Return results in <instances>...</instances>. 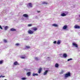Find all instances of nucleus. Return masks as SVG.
I'll use <instances>...</instances> for the list:
<instances>
[{
  "label": "nucleus",
  "instance_id": "1",
  "mask_svg": "<svg viewBox=\"0 0 80 80\" xmlns=\"http://www.w3.org/2000/svg\"><path fill=\"white\" fill-rule=\"evenodd\" d=\"M65 77L66 78L68 77H70V73L68 72V73L66 74L65 75Z\"/></svg>",
  "mask_w": 80,
  "mask_h": 80
},
{
  "label": "nucleus",
  "instance_id": "2",
  "mask_svg": "<svg viewBox=\"0 0 80 80\" xmlns=\"http://www.w3.org/2000/svg\"><path fill=\"white\" fill-rule=\"evenodd\" d=\"M34 32L33 31H32L31 30H30V29L28 31V33H29V34H33V33Z\"/></svg>",
  "mask_w": 80,
  "mask_h": 80
},
{
  "label": "nucleus",
  "instance_id": "3",
  "mask_svg": "<svg viewBox=\"0 0 80 80\" xmlns=\"http://www.w3.org/2000/svg\"><path fill=\"white\" fill-rule=\"evenodd\" d=\"M21 58L22 59H25V58H27V57L25 55H23L21 56Z\"/></svg>",
  "mask_w": 80,
  "mask_h": 80
},
{
  "label": "nucleus",
  "instance_id": "4",
  "mask_svg": "<svg viewBox=\"0 0 80 80\" xmlns=\"http://www.w3.org/2000/svg\"><path fill=\"white\" fill-rule=\"evenodd\" d=\"M72 45L73 46H74L76 48H78V45L77 44L73 42L72 43Z\"/></svg>",
  "mask_w": 80,
  "mask_h": 80
},
{
  "label": "nucleus",
  "instance_id": "5",
  "mask_svg": "<svg viewBox=\"0 0 80 80\" xmlns=\"http://www.w3.org/2000/svg\"><path fill=\"white\" fill-rule=\"evenodd\" d=\"M23 16L25 18H28V15L27 14H25L23 15Z\"/></svg>",
  "mask_w": 80,
  "mask_h": 80
},
{
  "label": "nucleus",
  "instance_id": "6",
  "mask_svg": "<svg viewBox=\"0 0 80 80\" xmlns=\"http://www.w3.org/2000/svg\"><path fill=\"white\" fill-rule=\"evenodd\" d=\"M74 28L76 29H79V28H80V27L79 26H78L77 25H76L74 26Z\"/></svg>",
  "mask_w": 80,
  "mask_h": 80
},
{
  "label": "nucleus",
  "instance_id": "7",
  "mask_svg": "<svg viewBox=\"0 0 80 80\" xmlns=\"http://www.w3.org/2000/svg\"><path fill=\"white\" fill-rule=\"evenodd\" d=\"M28 7H32V3H29L28 5Z\"/></svg>",
  "mask_w": 80,
  "mask_h": 80
},
{
  "label": "nucleus",
  "instance_id": "8",
  "mask_svg": "<svg viewBox=\"0 0 80 80\" xmlns=\"http://www.w3.org/2000/svg\"><path fill=\"white\" fill-rule=\"evenodd\" d=\"M14 65H19V63L17 61H16L14 62Z\"/></svg>",
  "mask_w": 80,
  "mask_h": 80
},
{
  "label": "nucleus",
  "instance_id": "9",
  "mask_svg": "<svg viewBox=\"0 0 80 80\" xmlns=\"http://www.w3.org/2000/svg\"><path fill=\"white\" fill-rule=\"evenodd\" d=\"M42 70V68H40L39 69V70L38 71V73H41Z\"/></svg>",
  "mask_w": 80,
  "mask_h": 80
},
{
  "label": "nucleus",
  "instance_id": "10",
  "mask_svg": "<svg viewBox=\"0 0 80 80\" xmlns=\"http://www.w3.org/2000/svg\"><path fill=\"white\" fill-rule=\"evenodd\" d=\"M52 25L53 27H58V24H52Z\"/></svg>",
  "mask_w": 80,
  "mask_h": 80
},
{
  "label": "nucleus",
  "instance_id": "11",
  "mask_svg": "<svg viewBox=\"0 0 80 80\" xmlns=\"http://www.w3.org/2000/svg\"><path fill=\"white\" fill-rule=\"evenodd\" d=\"M67 28V26L66 25L64 26L63 27V30H66Z\"/></svg>",
  "mask_w": 80,
  "mask_h": 80
},
{
  "label": "nucleus",
  "instance_id": "12",
  "mask_svg": "<svg viewBox=\"0 0 80 80\" xmlns=\"http://www.w3.org/2000/svg\"><path fill=\"white\" fill-rule=\"evenodd\" d=\"M61 42V41H60V40H58L57 42V44H58V45H60V44Z\"/></svg>",
  "mask_w": 80,
  "mask_h": 80
},
{
  "label": "nucleus",
  "instance_id": "13",
  "mask_svg": "<svg viewBox=\"0 0 80 80\" xmlns=\"http://www.w3.org/2000/svg\"><path fill=\"white\" fill-rule=\"evenodd\" d=\"M58 67H59V64H58L57 63H56L55 64V67H56V68H58Z\"/></svg>",
  "mask_w": 80,
  "mask_h": 80
},
{
  "label": "nucleus",
  "instance_id": "14",
  "mask_svg": "<svg viewBox=\"0 0 80 80\" xmlns=\"http://www.w3.org/2000/svg\"><path fill=\"white\" fill-rule=\"evenodd\" d=\"M48 70H46L45 72H44L43 73L44 75H47V73H48Z\"/></svg>",
  "mask_w": 80,
  "mask_h": 80
},
{
  "label": "nucleus",
  "instance_id": "15",
  "mask_svg": "<svg viewBox=\"0 0 80 80\" xmlns=\"http://www.w3.org/2000/svg\"><path fill=\"white\" fill-rule=\"evenodd\" d=\"M10 30L11 31V32H13V31H16V29L14 28H12L10 29Z\"/></svg>",
  "mask_w": 80,
  "mask_h": 80
},
{
  "label": "nucleus",
  "instance_id": "16",
  "mask_svg": "<svg viewBox=\"0 0 80 80\" xmlns=\"http://www.w3.org/2000/svg\"><path fill=\"white\" fill-rule=\"evenodd\" d=\"M63 56L64 58H67V55L65 53H64L63 54Z\"/></svg>",
  "mask_w": 80,
  "mask_h": 80
},
{
  "label": "nucleus",
  "instance_id": "17",
  "mask_svg": "<svg viewBox=\"0 0 80 80\" xmlns=\"http://www.w3.org/2000/svg\"><path fill=\"white\" fill-rule=\"evenodd\" d=\"M61 15L62 16V17H64V16H66L67 14H65V13H62L61 14Z\"/></svg>",
  "mask_w": 80,
  "mask_h": 80
},
{
  "label": "nucleus",
  "instance_id": "18",
  "mask_svg": "<svg viewBox=\"0 0 80 80\" xmlns=\"http://www.w3.org/2000/svg\"><path fill=\"white\" fill-rule=\"evenodd\" d=\"M38 74L37 73H32V76H38Z\"/></svg>",
  "mask_w": 80,
  "mask_h": 80
},
{
  "label": "nucleus",
  "instance_id": "19",
  "mask_svg": "<svg viewBox=\"0 0 80 80\" xmlns=\"http://www.w3.org/2000/svg\"><path fill=\"white\" fill-rule=\"evenodd\" d=\"M25 48L26 49H29L30 48V47L28 46H26Z\"/></svg>",
  "mask_w": 80,
  "mask_h": 80
},
{
  "label": "nucleus",
  "instance_id": "20",
  "mask_svg": "<svg viewBox=\"0 0 80 80\" xmlns=\"http://www.w3.org/2000/svg\"><path fill=\"white\" fill-rule=\"evenodd\" d=\"M31 74V72H28L27 73V75L28 76H30V75Z\"/></svg>",
  "mask_w": 80,
  "mask_h": 80
},
{
  "label": "nucleus",
  "instance_id": "21",
  "mask_svg": "<svg viewBox=\"0 0 80 80\" xmlns=\"http://www.w3.org/2000/svg\"><path fill=\"white\" fill-rule=\"evenodd\" d=\"M8 27L7 26H6L4 27V29L5 30H7L8 29Z\"/></svg>",
  "mask_w": 80,
  "mask_h": 80
},
{
  "label": "nucleus",
  "instance_id": "22",
  "mask_svg": "<svg viewBox=\"0 0 80 80\" xmlns=\"http://www.w3.org/2000/svg\"><path fill=\"white\" fill-rule=\"evenodd\" d=\"M32 30H33V31H36L37 30V28H32Z\"/></svg>",
  "mask_w": 80,
  "mask_h": 80
},
{
  "label": "nucleus",
  "instance_id": "23",
  "mask_svg": "<svg viewBox=\"0 0 80 80\" xmlns=\"http://www.w3.org/2000/svg\"><path fill=\"white\" fill-rule=\"evenodd\" d=\"M3 41L4 43H7V40L6 39H3Z\"/></svg>",
  "mask_w": 80,
  "mask_h": 80
},
{
  "label": "nucleus",
  "instance_id": "24",
  "mask_svg": "<svg viewBox=\"0 0 80 80\" xmlns=\"http://www.w3.org/2000/svg\"><path fill=\"white\" fill-rule=\"evenodd\" d=\"M4 14V12H1L0 13V15H3Z\"/></svg>",
  "mask_w": 80,
  "mask_h": 80
},
{
  "label": "nucleus",
  "instance_id": "25",
  "mask_svg": "<svg viewBox=\"0 0 80 80\" xmlns=\"http://www.w3.org/2000/svg\"><path fill=\"white\" fill-rule=\"evenodd\" d=\"M42 4H46V5H47V2H43Z\"/></svg>",
  "mask_w": 80,
  "mask_h": 80
},
{
  "label": "nucleus",
  "instance_id": "26",
  "mask_svg": "<svg viewBox=\"0 0 80 80\" xmlns=\"http://www.w3.org/2000/svg\"><path fill=\"white\" fill-rule=\"evenodd\" d=\"M72 60V58H70V59H68V61L69 62V61H70V60Z\"/></svg>",
  "mask_w": 80,
  "mask_h": 80
},
{
  "label": "nucleus",
  "instance_id": "27",
  "mask_svg": "<svg viewBox=\"0 0 80 80\" xmlns=\"http://www.w3.org/2000/svg\"><path fill=\"white\" fill-rule=\"evenodd\" d=\"M64 72V71L63 70L62 71L60 72V74H62V73H63V72Z\"/></svg>",
  "mask_w": 80,
  "mask_h": 80
},
{
  "label": "nucleus",
  "instance_id": "28",
  "mask_svg": "<svg viewBox=\"0 0 80 80\" xmlns=\"http://www.w3.org/2000/svg\"><path fill=\"white\" fill-rule=\"evenodd\" d=\"M22 80H26L27 78H21Z\"/></svg>",
  "mask_w": 80,
  "mask_h": 80
},
{
  "label": "nucleus",
  "instance_id": "29",
  "mask_svg": "<svg viewBox=\"0 0 80 80\" xmlns=\"http://www.w3.org/2000/svg\"><path fill=\"white\" fill-rule=\"evenodd\" d=\"M2 77V78H3V77H5V76L1 75V76H0V78H1Z\"/></svg>",
  "mask_w": 80,
  "mask_h": 80
},
{
  "label": "nucleus",
  "instance_id": "30",
  "mask_svg": "<svg viewBox=\"0 0 80 80\" xmlns=\"http://www.w3.org/2000/svg\"><path fill=\"white\" fill-rule=\"evenodd\" d=\"M16 46H19V45H20V44H19V43H17L15 44V45Z\"/></svg>",
  "mask_w": 80,
  "mask_h": 80
},
{
  "label": "nucleus",
  "instance_id": "31",
  "mask_svg": "<svg viewBox=\"0 0 80 80\" xmlns=\"http://www.w3.org/2000/svg\"><path fill=\"white\" fill-rule=\"evenodd\" d=\"M2 63H3V61H0V64H2Z\"/></svg>",
  "mask_w": 80,
  "mask_h": 80
},
{
  "label": "nucleus",
  "instance_id": "32",
  "mask_svg": "<svg viewBox=\"0 0 80 80\" xmlns=\"http://www.w3.org/2000/svg\"><path fill=\"white\" fill-rule=\"evenodd\" d=\"M32 25L31 24H29L28 25V27H31L32 26Z\"/></svg>",
  "mask_w": 80,
  "mask_h": 80
},
{
  "label": "nucleus",
  "instance_id": "33",
  "mask_svg": "<svg viewBox=\"0 0 80 80\" xmlns=\"http://www.w3.org/2000/svg\"><path fill=\"white\" fill-rule=\"evenodd\" d=\"M35 59L36 60H38V58H35Z\"/></svg>",
  "mask_w": 80,
  "mask_h": 80
},
{
  "label": "nucleus",
  "instance_id": "34",
  "mask_svg": "<svg viewBox=\"0 0 80 80\" xmlns=\"http://www.w3.org/2000/svg\"><path fill=\"white\" fill-rule=\"evenodd\" d=\"M53 43H54L55 44V43H57V41H54Z\"/></svg>",
  "mask_w": 80,
  "mask_h": 80
},
{
  "label": "nucleus",
  "instance_id": "35",
  "mask_svg": "<svg viewBox=\"0 0 80 80\" xmlns=\"http://www.w3.org/2000/svg\"><path fill=\"white\" fill-rule=\"evenodd\" d=\"M0 28L1 29H2L3 28H2V26H1V25H0Z\"/></svg>",
  "mask_w": 80,
  "mask_h": 80
},
{
  "label": "nucleus",
  "instance_id": "36",
  "mask_svg": "<svg viewBox=\"0 0 80 80\" xmlns=\"http://www.w3.org/2000/svg\"><path fill=\"white\" fill-rule=\"evenodd\" d=\"M37 12H38V13H40V11H38Z\"/></svg>",
  "mask_w": 80,
  "mask_h": 80
},
{
  "label": "nucleus",
  "instance_id": "37",
  "mask_svg": "<svg viewBox=\"0 0 80 80\" xmlns=\"http://www.w3.org/2000/svg\"><path fill=\"white\" fill-rule=\"evenodd\" d=\"M79 17H80V15H79Z\"/></svg>",
  "mask_w": 80,
  "mask_h": 80
},
{
  "label": "nucleus",
  "instance_id": "38",
  "mask_svg": "<svg viewBox=\"0 0 80 80\" xmlns=\"http://www.w3.org/2000/svg\"><path fill=\"white\" fill-rule=\"evenodd\" d=\"M67 13H68V12H67Z\"/></svg>",
  "mask_w": 80,
  "mask_h": 80
}]
</instances>
